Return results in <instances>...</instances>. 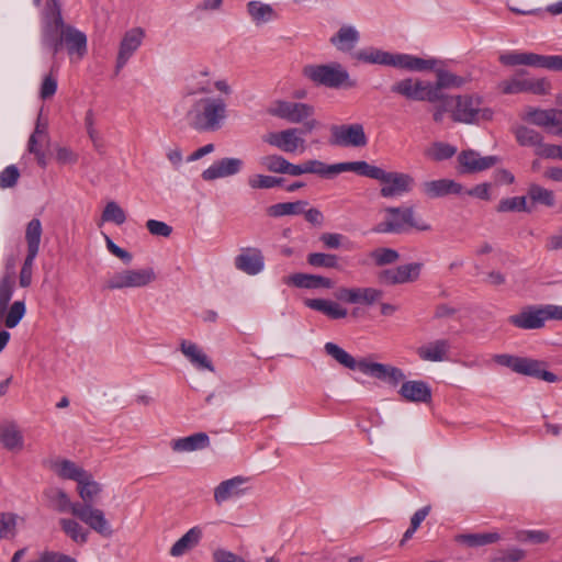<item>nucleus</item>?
I'll return each mask as SVG.
<instances>
[{
  "instance_id": "obj_1",
  "label": "nucleus",
  "mask_w": 562,
  "mask_h": 562,
  "mask_svg": "<svg viewBox=\"0 0 562 562\" xmlns=\"http://www.w3.org/2000/svg\"><path fill=\"white\" fill-rule=\"evenodd\" d=\"M41 43L53 56L64 48L71 58L81 59L87 54L86 34L65 23L59 0H46L41 11Z\"/></svg>"
},
{
  "instance_id": "obj_2",
  "label": "nucleus",
  "mask_w": 562,
  "mask_h": 562,
  "mask_svg": "<svg viewBox=\"0 0 562 562\" xmlns=\"http://www.w3.org/2000/svg\"><path fill=\"white\" fill-rule=\"evenodd\" d=\"M46 495L59 513L70 512L76 518L104 538H110L113 535L112 526L102 509L90 504L71 503L66 492L60 488H50Z\"/></svg>"
},
{
  "instance_id": "obj_3",
  "label": "nucleus",
  "mask_w": 562,
  "mask_h": 562,
  "mask_svg": "<svg viewBox=\"0 0 562 562\" xmlns=\"http://www.w3.org/2000/svg\"><path fill=\"white\" fill-rule=\"evenodd\" d=\"M226 119V102L215 97H203L195 100L186 114L188 125L200 133L221 130Z\"/></svg>"
},
{
  "instance_id": "obj_4",
  "label": "nucleus",
  "mask_w": 562,
  "mask_h": 562,
  "mask_svg": "<svg viewBox=\"0 0 562 562\" xmlns=\"http://www.w3.org/2000/svg\"><path fill=\"white\" fill-rule=\"evenodd\" d=\"M386 216L380 222L373 231L375 233H394L400 234L406 231V227L415 228L419 232H428L431 229L430 224L415 216L413 206L385 209Z\"/></svg>"
},
{
  "instance_id": "obj_5",
  "label": "nucleus",
  "mask_w": 562,
  "mask_h": 562,
  "mask_svg": "<svg viewBox=\"0 0 562 562\" xmlns=\"http://www.w3.org/2000/svg\"><path fill=\"white\" fill-rule=\"evenodd\" d=\"M302 74L316 86L330 89L353 88L356 86L348 71L338 63L306 65L303 67Z\"/></svg>"
},
{
  "instance_id": "obj_6",
  "label": "nucleus",
  "mask_w": 562,
  "mask_h": 562,
  "mask_svg": "<svg viewBox=\"0 0 562 562\" xmlns=\"http://www.w3.org/2000/svg\"><path fill=\"white\" fill-rule=\"evenodd\" d=\"M494 361L499 366L512 369L518 374L539 379L548 383L560 381L557 374L548 370V362L543 360L501 353L494 356Z\"/></svg>"
},
{
  "instance_id": "obj_7",
  "label": "nucleus",
  "mask_w": 562,
  "mask_h": 562,
  "mask_svg": "<svg viewBox=\"0 0 562 562\" xmlns=\"http://www.w3.org/2000/svg\"><path fill=\"white\" fill-rule=\"evenodd\" d=\"M454 100V108L451 110V117L454 122L464 124H477L482 121H491L493 111L483 105V99L477 94H463L451 97Z\"/></svg>"
},
{
  "instance_id": "obj_8",
  "label": "nucleus",
  "mask_w": 562,
  "mask_h": 562,
  "mask_svg": "<svg viewBox=\"0 0 562 562\" xmlns=\"http://www.w3.org/2000/svg\"><path fill=\"white\" fill-rule=\"evenodd\" d=\"M156 280L153 268L126 269L115 272L104 283L106 290H122L126 288H143Z\"/></svg>"
},
{
  "instance_id": "obj_9",
  "label": "nucleus",
  "mask_w": 562,
  "mask_h": 562,
  "mask_svg": "<svg viewBox=\"0 0 562 562\" xmlns=\"http://www.w3.org/2000/svg\"><path fill=\"white\" fill-rule=\"evenodd\" d=\"M267 112L271 116L297 124L312 117L315 109L308 103L276 100L268 108Z\"/></svg>"
},
{
  "instance_id": "obj_10",
  "label": "nucleus",
  "mask_w": 562,
  "mask_h": 562,
  "mask_svg": "<svg viewBox=\"0 0 562 562\" xmlns=\"http://www.w3.org/2000/svg\"><path fill=\"white\" fill-rule=\"evenodd\" d=\"M301 135V128L291 127L268 133L263 136V142L286 154H302L306 150V142Z\"/></svg>"
},
{
  "instance_id": "obj_11",
  "label": "nucleus",
  "mask_w": 562,
  "mask_h": 562,
  "mask_svg": "<svg viewBox=\"0 0 562 562\" xmlns=\"http://www.w3.org/2000/svg\"><path fill=\"white\" fill-rule=\"evenodd\" d=\"M376 181L382 184L380 194L383 198L401 196L412 191L414 186V178L411 175L384 169H381Z\"/></svg>"
},
{
  "instance_id": "obj_12",
  "label": "nucleus",
  "mask_w": 562,
  "mask_h": 562,
  "mask_svg": "<svg viewBox=\"0 0 562 562\" xmlns=\"http://www.w3.org/2000/svg\"><path fill=\"white\" fill-rule=\"evenodd\" d=\"M330 144L340 147H364L368 137L364 127L360 123L333 125L330 127Z\"/></svg>"
},
{
  "instance_id": "obj_13",
  "label": "nucleus",
  "mask_w": 562,
  "mask_h": 562,
  "mask_svg": "<svg viewBox=\"0 0 562 562\" xmlns=\"http://www.w3.org/2000/svg\"><path fill=\"white\" fill-rule=\"evenodd\" d=\"M391 91L395 94L406 98L407 100L436 103L432 95L430 81L405 78L394 82L391 86Z\"/></svg>"
},
{
  "instance_id": "obj_14",
  "label": "nucleus",
  "mask_w": 562,
  "mask_h": 562,
  "mask_svg": "<svg viewBox=\"0 0 562 562\" xmlns=\"http://www.w3.org/2000/svg\"><path fill=\"white\" fill-rule=\"evenodd\" d=\"M434 72L436 74V81L430 82L432 95L435 102H447L451 97L445 94V89H459L463 87L468 79L462 76H458L443 67V61L437 65Z\"/></svg>"
},
{
  "instance_id": "obj_15",
  "label": "nucleus",
  "mask_w": 562,
  "mask_h": 562,
  "mask_svg": "<svg viewBox=\"0 0 562 562\" xmlns=\"http://www.w3.org/2000/svg\"><path fill=\"white\" fill-rule=\"evenodd\" d=\"M337 300L349 304L372 305L381 300L383 291L375 288H339L335 293Z\"/></svg>"
},
{
  "instance_id": "obj_16",
  "label": "nucleus",
  "mask_w": 562,
  "mask_h": 562,
  "mask_svg": "<svg viewBox=\"0 0 562 562\" xmlns=\"http://www.w3.org/2000/svg\"><path fill=\"white\" fill-rule=\"evenodd\" d=\"M145 36V32L140 27H134L128 30L121 43L119 48V54L116 58L115 65V74H119L120 70L126 65L128 59L134 55V53L142 45L143 38Z\"/></svg>"
},
{
  "instance_id": "obj_17",
  "label": "nucleus",
  "mask_w": 562,
  "mask_h": 562,
  "mask_svg": "<svg viewBox=\"0 0 562 562\" xmlns=\"http://www.w3.org/2000/svg\"><path fill=\"white\" fill-rule=\"evenodd\" d=\"M244 168V160L235 157H225L214 161L202 172V179L213 181L239 173Z\"/></svg>"
},
{
  "instance_id": "obj_18",
  "label": "nucleus",
  "mask_w": 562,
  "mask_h": 562,
  "mask_svg": "<svg viewBox=\"0 0 562 562\" xmlns=\"http://www.w3.org/2000/svg\"><path fill=\"white\" fill-rule=\"evenodd\" d=\"M508 323L524 330L541 329L546 326L540 305L525 306L519 313L510 315Z\"/></svg>"
},
{
  "instance_id": "obj_19",
  "label": "nucleus",
  "mask_w": 562,
  "mask_h": 562,
  "mask_svg": "<svg viewBox=\"0 0 562 562\" xmlns=\"http://www.w3.org/2000/svg\"><path fill=\"white\" fill-rule=\"evenodd\" d=\"M360 371L379 380L386 381L394 386L405 380V374L400 368L379 362H362Z\"/></svg>"
},
{
  "instance_id": "obj_20",
  "label": "nucleus",
  "mask_w": 562,
  "mask_h": 562,
  "mask_svg": "<svg viewBox=\"0 0 562 562\" xmlns=\"http://www.w3.org/2000/svg\"><path fill=\"white\" fill-rule=\"evenodd\" d=\"M462 172H477L492 168L498 162L496 156H480L474 150H463L458 157Z\"/></svg>"
},
{
  "instance_id": "obj_21",
  "label": "nucleus",
  "mask_w": 562,
  "mask_h": 562,
  "mask_svg": "<svg viewBox=\"0 0 562 562\" xmlns=\"http://www.w3.org/2000/svg\"><path fill=\"white\" fill-rule=\"evenodd\" d=\"M283 282L288 285H293L299 289H333L334 281L329 278L308 274V273H293L283 279Z\"/></svg>"
},
{
  "instance_id": "obj_22",
  "label": "nucleus",
  "mask_w": 562,
  "mask_h": 562,
  "mask_svg": "<svg viewBox=\"0 0 562 562\" xmlns=\"http://www.w3.org/2000/svg\"><path fill=\"white\" fill-rule=\"evenodd\" d=\"M263 265V256L257 248L243 249L235 258V267L249 276L259 273Z\"/></svg>"
},
{
  "instance_id": "obj_23",
  "label": "nucleus",
  "mask_w": 562,
  "mask_h": 562,
  "mask_svg": "<svg viewBox=\"0 0 562 562\" xmlns=\"http://www.w3.org/2000/svg\"><path fill=\"white\" fill-rule=\"evenodd\" d=\"M398 393L407 402L429 403L431 401L430 386L420 380L403 382Z\"/></svg>"
},
{
  "instance_id": "obj_24",
  "label": "nucleus",
  "mask_w": 562,
  "mask_h": 562,
  "mask_svg": "<svg viewBox=\"0 0 562 562\" xmlns=\"http://www.w3.org/2000/svg\"><path fill=\"white\" fill-rule=\"evenodd\" d=\"M424 193L431 198H440L448 194H462L463 187L459 182L450 179H439L427 181L423 184Z\"/></svg>"
},
{
  "instance_id": "obj_25",
  "label": "nucleus",
  "mask_w": 562,
  "mask_h": 562,
  "mask_svg": "<svg viewBox=\"0 0 562 562\" xmlns=\"http://www.w3.org/2000/svg\"><path fill=\"white\" fill-rule=\"evenodd\" d=\"M451 348L448 339H437L417 349L418 357L424 361L441 362L448 359Z\"/></svg>"
},
{
  "instance_id": "obj_26",
  "label": "nucleus",
  "mask_w": 562,
  "mask_h": 562,
  "mask_svg": "<svg viewBox=\"0 0 562 562\" xmlns=\"http://www.w3.org/2000/svg\"><path fill=\"white\" fill-rule=\"evenodd\" d=\"M441 60L436 58H422L409 54H396L395 68L406 69L409 71H427L435 70Z\"/></svg>"
},
{
  "instance_id": "obj_27",
  "label": "nucleus",
  "mask_w": 562,
  "mask_h": 562,
  "mask_svg": "<svg viewBox=\"0 0 562 562\" xmlns=\"http://www.w3.org/2000/svg\"><path fill=\"white\" fill-rule=\"evenodd\" d=\"M304 305L326 315L330 319L345 318L348 311L337 302L325 299H305Z\"/></svg>"
},
{
  "instance_id": "obj_28",
  "label": "nucleus",
  "mask_w": 562,
  "mask_h": 562,
  "mask_svg": "<svg viewBox=\"0 0 562 562\" xmlns=\"http://www.w3.org/2000/svg\"><path fill=\"white\" fill-rule=\"evenodd\" d=\"M210 446V438L205 432H195L188 437L173 439L171 448L175 452H192Z\"/></svg>"
},
{
  "instance_id": "obj_29",
  "label": "nucleus",
  "mask_w": 562,
  "mask_h": 562,
  "mask_svg": "<svg viewBox=\"0 0 562 562\" xmlns=\"http://www.w3.org/2000/svg\"><path fill=\"white\" fill-rule=\"evenodd\" d=\"M355 56L358 60L363 61L366 64H376L392 67H395L396 65V54L374 47L360 49L356 53Z\"/></svg>"
},
{
  "instance_id": "obj_30",
  "label": "nucleus",
  "mask_w": 562,
  "mask_h": 562,
  "mask_svg": "<svg viewBox=\"0 0 562 562\" xmlns=\"http://www.w3.org/2000/svg\"><path fill=\"white\" fill-rule=\"evenodd\" d=\"M499 61L504 66H531L542 68L543 55L535 54V53H519V52H509L501 54L498 57Z\"/></svg>"
},
{
  "instance_id": "obj_31",
  "label": "nucleus",
  "mask_w": 562,
  "mask_h": 562,
  "mask_svg": "<svg viewBox=\"0 0 562 562\" xmlns=\"http://www.w3.org/2000/svg\"><path fill=\"white\" fill-rule=\"evenodd\" d=\"M246 481L247 480L243 476H235L221 482L214 490V499L216 504H222L232 497L239 496L243 493L241 485Z\"/></svg>"
},
{
  "instance_id": "obj_32",
  "label": "nucleus",
  "mask_w": 562,
  "mask_h": 562,
  "mask_svg": "<svg viewBox=\"0 0 562 562\" xmlns=\"http://www.w3.org/2000/svg\"><path fill=\"white\" fill-rule=\"evenodd\" d=\"M380 167L370 165L369 162L364 160H358V161H346V162H339L336 164V170L337 175L340 172H356L360 176L378 180V177L381 172Z\"/></svg>"
},
{
  "instance_id": "obj_33",
  "label": "nucleus",
  "mask_w": 562,
  "mask_h": 562,
  "mask_svg": "<svg viewBox=\"0 0 562 562\" xmlns=\"http://www.w3.org/2000/svg\"><path fill=\"white\" fill-rule=\"evenodd\" d=\"M202 538L200 527H192L180 539H178L170 549V555L181 557L190 549L194 548Z\"/></svg>"
},
{
  "instance_id": "obj_34",
  "label": "nucleus",
  "mask_w": 562,
  "mask_h": 562,
  "mask_svg": "<svg viewBox=\"0 0 562 562\" xmlns=\"http://www.w3.org/2000/svg\"><path fill=\"white\" fill-rule=\"evenodd\" d=\"M324 349L339 364L350 370L358 369L360 371L361 363L368 362L367 360L357 361L350 353L334 342H326Z\"/></svg>"
},
{
  "instance_id": "obj_35",
  "label": "nucleus",
  "mask_w": 562,
  "mask_h": 562,
  "mask_svg": "<svg viewBox=\"0 0 562 562\" xmlns=\"http://www.w3.org/2000/svg\"><path fill=\"white\" fill-rule=\"evenodd\" d=\"M59 526L67 537L77 544H85L89 538V530L82 527L76 519L60 518Z\"/></svg>"
},
{
  "instance_id": "obj_36",
  "label": "nucleus",
  "mask_w": 562,
  "mask_h": 562,
  "mask_svg": "<svg viewBox=\"0 0 562 562\" xmlns=\"http://www.w3.org/2000/svg\"><path fill=\"white\" fill-rule=\"evenodd\" d=\"M359 41V32L350 25L341 26L330 42L340 50H351Z\"/></svg>"
},
{
  "instance_id": "obj_37",
  "label": "nucleus",
  "mask_w": 562,
  "mask_h": 562,
  "mask_svg": "<svg viewBox=\"0 0 562 562\" xmlns=\"http://www.w3.org/2000/svg\"><path fill=\"white\" fill-rule=\"evenodd\" d=\"M308 205L305 200H299L295 202H282L276 203L267 209V214L271 217H282L285 215H300L304 212V209Z\"/></svg>"
},
{
  "instance_id": "obj_38",
  "label": "nucleus",
  "mask_w": 562,
  "mask_h": 562,
  "mask_svg": "<svg viewBox=\"0 0 562 562\" xmlns=\"http://www.w3.org/2000/svg\"><path fill=\"white\" fill-rule=\"evenodd\" d=\"M0 442L10 451H19L23 448V436L13 424L0 427Z\"/></svg>"
},
{
  "instance_id": "obj_39",
  "label": "nucleus",
  "mask_w": 562,
  "mask_h": 562,
  "mask_svg": "<svg viewBox=\"0 0 562 562\" xmlns=\"http://www.w3.org/2000/svg\"><path fill=\"white\" fill-rule=\"evenodd\" d=\"M54 470L59 477L65 480L78 482L87 477V471L83 468L67 459L55 462Z\"/></svg>"
},
{
  "instance_id": "obj_40",
  "label": "nucleus",
  "mask_w": 562,
  "mask_h": 562,
  "mask_svg": "<svg viewBox=\"0 0 562 562\" xmlns=\"http://www.w3.org/2000/svg\"><path fill=\"white\" fill-rule=\"evenodd\" d=\"M247 11L256 25L268 23L276 18V12L272 7L260 1L248 2Z\"/></svg>"
},
{
  "instance_id": "obj_41",
  "label": "nucleus",
  "mask_w": 562,
  "mask_h": 562,
  "mask_svg": "<svg viewBox=\"0 0 562 562\" xmlns=\"http://www.w3.org/2000/svg\"><path fill=\"white\" fill-rule=\"evenodd\" d=\"M498 532H485V533H462L456 537V541L464 543L468 547H483L486 544L495 543L501 540Z\"/></svg>"
},
{
  "instance_id": "obj_42",
  "label": "nucleus",
  "mask_w": 562,
  "mask_h": 562,
  "mask_svg": "<svg viewBox=\"0 0 562 562\" xmlns=\"http://www.w3.org/2000/svg\"><path fill=\"white\" fill-rule=\"evenodd\" d=\"M78 493L83 501L81 504H90L101 493L102 487L97 481L93 480L92 474L87 472V477L77 482Z\"/></svg>"
},
{
  "instance_id": "obj_43",
  "label": "nucleus",
  "mask_w": 562,
  "mask_h": 562,
  "mask_svg": "<svg viewBox=\"0 0 562 562\" xmlns=\"http://www.w3.org/2000/svg\"><path fill=\"white\" fill-rule=\"evenodd\" d=\"M513 133L520 146L533 147L535 150L541 146V142L543 140L539 132L524 125L513 128Z\"/></svg>"
},
{
  "instance_id": "obj_44",
  "label": "nucleus",
  "mask_w": 562,
  "mask_h": 562,
  "mask_svg": "<svg viewBox=\"0 0 562 562\" xmlns=\"http://www.w3.org/2000/svg\"><path fill=\"white\" fill-rule=\"evenodd\" d=\"M527 194L532 204H541L547 207H552L555 205L554 192L537 183H531L528 187Z\"/></svg>"
},
{
  "instance_id": "obj_45",
  "label": "nucleus",
  "mask_w": 562,
  "mask_h": 562,
  "mask_svg": "<svg viewBox=\"0 0 562 562\" xmlns=\"http://www.w3.org/2000/svg\"><path fill=\"white\" fill-rule=\"evenodd\" d=\"M15 286L14 273H5L0 279V319L4 316Z\"/></svg>"
},
{
  "instance_id": "obj_46",
  "label": "nucleus",
  "mask_w": 562,
  "mask_h": 562,
  "mask_svg": "<svg viewBox=\"0 0 562 562\" xmlns=\"http://www.w3.org/2000/svg\"><path fill=\"white\" fill-rule=\"evenodd\" d=\"M524 120L530 121L538 126H551L557 124L555 110H541L530 108L522 116Z\"/></svg>"
},
{
  "instance_id": "obj_47",
  "label": "nucleus",
  "mask_w": 562,
  "mask_h": 562,
  "mask_svg": "<svg viewBox=\"0 0 562 562\" xmlns=\"http://www.w3.org/2000/svg\"><path fill=\"white\" fill-rule=\"evenodd\" d=\"M42 223L38 218L31 220L25 229V240L27 244V252L38 254L42 237Z\"/></svg>"
},
{
  "instance_id": "obj_48",
  "label": "nucleus",
  "mask_w": 562,
  "mask_h": 562,
  "mask_svg": "<svg viewBox=\"0 0 562 562\" xmlns=\"http://www.w3.org/2000/svg\"><path fill=\"white\" fill-rule=\"evenodd\" d=\"M527 74L526 70L521 69L516 72V75L507 80H504L499 83V89L504 94H517L521 92H527L528 88V79L522 78Z\"/></svg>"
},
{
  "instance_id": "obj_49",
  "label": "nucleus",
  "mask_w": 562,
  "mask_h": 562,
  "mask_svg": "<svg viewBox=\"0 0 562 562\" xmlns=\"http://www.w3.org/2000/svg\"><path fill=\"white\" fill-rule=\"evenodd\" d=\"M423 263L412 262L394 268L396 284L416 281L419 278Z\"/></svg>"
},
{
  "instance_id": "obj_50",
  "label": "nucleus",
  "mask_w": 562,
  "mask_h": 562,
  "mask_svg": "<svg viewBox=\"0 0 562 562\" xmlns=\"http://www.w3.org/2000/svg\"><path fill=\"white\" fill-rule=\"evenodd\" d=\"M306 261L310 266L316 268L338 269L339 258L334 254L311 252L307 255Z\"/></svg>"
},
{
  "instance_id": "obj_51",
  "label": "nucleus",
  "mask_w": 562,
  "mask_h": 562,
  "mask_svg": "<svg viewBox=\"0 0 562 562\" xmlns=\"http://www.w3.org/2000/svg\"><path fill=\"white\" fill-rule=\"evenodd\" d=\"M496 211L499 213L505 212H531V207L527 205L526 196H513L502 199L496 206Z\"/></svg>"
},
{
  "instance_id": "obj_52",
  "label": "nucleus",
  "mask_w": 562,
  "mask_h": 562,
  "mask_svg": "<svg viewBox=\"0 0 562 562\" xmlns=\"http://www.w3.org/2000/svg\"><path fill=\"white\" fill-rule=\"evenodd\" d=\"M370 258L376 266L383 267L396 262L400 258V254L395 249L380 247L370 252Z\"/></svg>"
},
{
  "instance_id": "obj_53",
  "label": "nucleus",
  "mask_w": 562,
  "mask_h": 562,
  "mask_svg": "<svg viewBox=\"0 0 562 562\" xmlns=\"http://www.w3.org/2000/svg\"><path fill=\"white\" fill-rule=\"evenodd\" d=\"M305 173H314L321 177H330L337 175L336 164L326 165L325 162L317 159H310L303 162Z\"/></svg>"
},
{
  "instance_id": "obj_54",
  "label": "nucleus",
  "mask_w": 562,
  "mask_h": 562,
  "mask_svg": "<svg viewBox=\"0 0 562 562\" xmlns=\"http://www.w3.org/2000/svg\"><path fill=\"white\" fill-rule=\"evenodd\" d=\"M85 126H86L87 134L93 144L94 149L98 150L99 153H102L103 138L94 127V113L92 110H88L86 112Z\"/></svg>"
},
{
  "instance_id": "obj_55",
  "label": "nucleus",
  "mask_w": 562,
  "mask_h": 562,
  "mask_svg": "<svg viewBox=\"0 0 562 562\" xmlns=\"http://www.w3.org/2000/svg\"><path fill=\"white\" fill-rule=\"evenodd\" d=\"M25 303L23 301H15L4 314V324L8 328H14L21 322L25 314Z\"/></svg>"
},
{
  "instance_id": "obj_56",
  "label": "nucleus",
  "mask_w": 562,
  "mask_h": 562,
  "mask_svg": "<svg viewBox=\"0 0 562 562\" xmlns=\"http://www.w3.org/2000/svg\"><path fill=\"white\" fill-rule=\"evenodd\" d=\"M283 182V178L266 175H255L248 179V184L252 189H271L282 186Z\"/></svg>"
},
{
  "instance_id": "obj_57",
  "label": "nucleus",
  "mask_w": 562,
  "mask_h": 562,
  "mask_svg": "<svg viewBox=\"0 0 562 562\" xmlns=\"http://www.w3.org/2000/svg\"><path fill=\"white\" fill-rule=\"evenodd\" d=\"M102 220L104 222H112L116 225H122L126 221L124 210L114 201L108 202L103 212Z\"/></svg>"
},
{
  "instance_id": "obj_58",
  "label": "nucleus",
  "mask_w": 562,
  "mask_h": 562,
  "mask_svg": "<svg viewBox=\"0 0 562 562\" xmlns=\"http://www.w3.org/2000/svg\"><path fill=\"white\" fill-rule=\"evenodd\" d=\"M260 165L270 172L284 173L286 159L277 154L267 155L260 158Z\"/></svg>"
},
{
  "instance_id": "obj_59",
  "label": "nucleus",
  "mask_w": 562,
  "mask_h": 562,
  "mask_svg": "<svg viewBox=\"0 0 562 562\" xmlns=\"http://www.w3.org/2000/svg\"><path fill=\"white\" fill-rule=\"evenodd\" d=\"M457 153V148L441 142L434 143L428 150V156L434 160L441 161L451 158Z\"/></svg>"
},
{
  "instance_id": "obj_60",
  "label": "nucleus",
  "mask_w": 562,
  "mask_h": 562,
  "mask_svg": "<svg viewBox=\"0 0 562 562\" xmlns=\"http://www.w3.org/2000/svg\"><path fill=\"white\" fill-rule=\"evenodd\" d=\"M21 177L20 170L15 165H10L5 167L0 172V189H11L14 188Z\"/></svg>"
},
{
  "instance_id": "obj_61",
  "label": "nucleus",
  "mask_w": 562,
  "mask_h": 562,
  "mask_svg": "<svg viewBox=\"0 0 562 562\" xmlns=\"http://www.w3.org/2000/svg\"><path fill=\"white\" fill-rule=\"evenodd\" d=\"M36 256L37 254H26L19 277V283L22 288H27L32 283L33 265Z\"/></svg>"
},
{
  "instance_id": "obj_62",
  "label": "nucleus",
  "mask_w": 562,
  "mask_h": 562,
  "mask_svg": "<svg viewBox=\"0 0 562 562\" xmlns=\"http://www.w3.org/2000/svg\"><path fill=\"white\" fill-rule=\"evenodd\" d=\"M516 539L521 542L544 543L549 540V535L541 530H524L517 532Z\"/></svg>"
},
{
  "instance_id": "obj_63",
  "label": "nucleus",
  "mask_w": 562,
  "mask_h": 562,
  "mask_svg": "<svg viewBox=\"0 0 562 562\" xmlns=\"http://www.w3.org/2000/svg\"><path fill=\"white\" fill-rule=\"evenodd\" d=\"M146 228L155 236L169 237L172 233V227L170 225L157 220H148L146 222Z\"/></svg>"
},
{
  "instance_id": "obj_64",
  "label": "nucleus",
  "mask_w": 562,
  "mask_h": 562,
  "mask_svg": "<svg viewBox=\"0 0 562 562\" xmlns=\"http://www.w3.org/2000/svg\"><path fill=\"white\" fill-rule=\"evenodd\" d=\"M36 562H77V560L64 553L45 551Z\"/></svg>"
}]
</instances>
